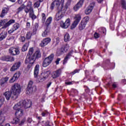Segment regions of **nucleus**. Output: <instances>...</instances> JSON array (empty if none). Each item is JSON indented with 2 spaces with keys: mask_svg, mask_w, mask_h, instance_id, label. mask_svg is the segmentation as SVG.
Wrapping results in <instances>:
<instances>
[{
  "mask_svg": "<svg viewBox=\"0 0 126 126\" xmlns=\"http://www.w3.org/2000/svg\"><path fill=\"white\" fill-rule=\"evenodd\" d=\"M52 84V82H49L48 84H47V87L48 88H49V87H50L51 86Z\"/></svg>",
  "mask_w": 126,
  "mask_h": 126,
  "instance_id": "obj_62",
  "label": "nucleus"
},
{
  "mask_svg": "<svg viewBox=\"0 0 126 126\" xmlns=\"http://www.w3.org/2000/svg\"><path fill=\"white\" fill-rule=\"evenodd\" d=\"M15 23V20H12L11 19L9 21H8L7 22H5V24H4V27L2 28V29L3 28H6L7 27H8V26H10V25H11V24H13V23Z\"/></svg>",
  "mask_w": 126,
  "mask_h": 126,
  "instance_id": "obj_21",
  "label": "nucleus"
},
{
  "mask_svg": "<svg viewBox=\"0 0 126 126\" xmlns=\"http://www.w3.org/2000/svg\"><path fill=\"white\" fill-rule=\"evenodd\" d=\"M33 52L34 49L33 48H30L27 59H29V57L32 56V54H33Z\"/></svg>",
  "mask_w": 126,
  "mask_h": 126,
  "instance_id": "obj_31",
  "label": "nucleus"
},
{
  "mask_svg": "<svg viewBox=\"0 0 126 126\" xmlns=\"http://www.w3.org/2000/svg\"><path fill=\"white\" fill-rule=\"evenodd\" d=\"M52 21H53V18L52 17H49L45 22V25L46 26H49L51 23H52Z\"/></svg>",
  "mask_w": 126,
  "mask_h": 126,
  "instance_id": "obj_27",
  "label": "nucleus"
},
{
  "mask_svg": "<svg viewBox=\"0 0 126 126\" xmlns=\"http://www.w3.org/2000/svg\"><path fill=\"white\" fill-rule=\"evenodd\" d=\"M65 84H66L67 85H70L71 84H72V83H71V82H65Z\"/></svg>",
  "mask_w": 126,
  "mask_h": 126,
  "instance_id": "obj_59",
  "label": "nucleus"
},
{
  "mask_svg": "<svg viewBox=\"0 0 126 126\" xmlns=\"http://www.w3.org/2000/svg\"><path fill=\"white\" fill-rule=\"evenodd\" d=\"M69 39H70L69 34L66 33L64 36V41L65 42H67V41H69Z\"/></svg>",
  "mask_w": 126,
  "mask_h": 126,
  "instance_id": "obj_36",
  "label": "nucleus"
},
{
  "mask_svg": "<svg viewBox=\"0 0 126 126\" xmlns=\"http://www.w3.org/2000/svg\"><path fill=\"white\" fill-rule=\"evenodd\" d=\"M29 12L30 17H31L32 19H36V15H35V14H34V10H33V9H31L30 10H29Z\"/></svg>",
  "mask_w": 126,
  "mask_h": 126,
  "instance_id": "obj_22",
  "label": "nucleus"
},
{
  "mask_svg": "<svg viewBox=\"0 0 126 126\" xmlns=\"http://www.w3.org/2000/svg\"><path fill=\"white\" fill-rule=\"evenodd\" d=\"M3 71L4 72H6L7 71V68H5L4 69H3Z\"/></svg>",
  "mask_w": 126,
  "mask_h": 126,
  "instance_id": "obj_64",
  "label": "nucleus"
},
{
  "mask_svg": "<svg viewBox=\"0 0 126 126\" xmlns=\"http://www.w3.org/2000/svg\"><path fill=\"white\" fill-rule=\"evenodd\" d=\"M8 81V77H5V78H2L0 80V83L2 85V84H4V83H6L7 81Z\"/></svg>",
  "mask_w": 126,
  "mask_h": 126,
  "instance_id": "obj_30",
  "label": "nucleus"
},
{
  "mask_svg": "<svg viewBox=\"0 0 126 126\" xmlns=\"http://www.w3.org/2000/svg\"><path fill=\"white\" fill-rule=\"evenodd\" d=\"M8 20L7 19H4V20H0V27H1L2 25H4L5 24V22H7Z\"/></svg>",
  "mask_w": 126,
  "mask_h": 126,
  "instance_id": "obj_41",
  "label": "nucleus"
},
{
  "mask_svg": "<svg viewBox=\"0 0 126 126\" xmlns=\"http://www.w3.org/2000/svg\"><path fill=\"white\" fill-rule=\"evenodd\" d=\"M27 27L28 28H30V23H27Z\"/></svg>",
  "mask_w": 126,
  "mask_h": 126,
  "instance_id": "obj_60",
  "label": "nucleus"
},
{
  "mask_svg": "<svg viewBox=\"0 0 126 126\" xmlns=\"http://www.w3.org/2000/svg\"><path fill=\"white\" fill-rule=\"evenodd\" d=\"M31 107V101H25L22 100L20 101L19 102L14 105L13 107V110L15 111H18L22 108H25V109H28Z\"/></svg>",
  "mask_w": 126,
  "mask_h": 126,
  "instance_id": "obj_1",
  "label": "nucleus"
},
{
  "mask_svg": "<svg viewBox=\"0 0 126 126\" xmlns=\"http://www.w3.org/2000/svg\"><path fill=\"white\" fill-rule=\"evenodd\" d=\"M39 58H41V52H40V51L37 50L32 56L29 57V59H26V63H34L36 59H39Z\"/></svg>",
  "mask_w": 126,
  "mask_h": 126,
  "instance_id": "obj_2",
  "label": "nucleus"
},
{
  "mask_svg": "<svg viewBox=\"0 0 126 126\" xmlns=\"http://www.w3.org/2000/svg\"><path fill=\"white\" fill-rule=\"evenodd\" d=\"M2 61H5V62H13L14 61V58L10 57L9 56H4L1 58Z\"/></svg>",
  "mask_w": 126,
  "mask_h": 126,
  "instance_id": "obj_18",
  "label": "nucleus"
},
{
  "mask_svg": "<svg viewBox=\"0 0 126 126\" xmlns=\"http://www.w3.org/2000/svg\"><path fill=\"white\" fill-rule=\"evenodd\" d=\"M61 73H62V71L60 69L57 70L54 72H53L52 74V78H57L61 75Z\"/></svg>",
  "mask_w": 126,
  "mask_h": 126,
  "instance_id": "obj_17",
  "label": "nucleus"
},
{
  "mask_svg": "<svg viewBox=\"0 0 126 126\" xmlns=\"http://www.w3.org/2000/svg\"><path fill=\"white\" fill-rule=\"evenodd\" d=\"M40 70V65L39 64H37L34 67V76L35 78H37L39 80V76H38V74H39V71Z\"/></svg>",
  "mask_w": 126,
  "mask_h": 126,
  "instance_id": "obj_14",
  "label": "nucleus"
},
{
  "mask_svg": "<svg viewBox=\"0 0 126 126\" xmlns=\"http://www.w3.org/2000/svg\"><path fill=\"white\" fill-rule=\"evenodd\" d=\"M49 32H50V30L48 28H46L45 30L42 33V37H47L48 34H49Z\"/></svg>",
  "mask_w": 126,
  "mask_h": 126,
  "instance_id": "obj_26",
  "label": "nucleus"
},
{
  "mask_svg": "<svg viewBox=\"0 0 126 126\" xmlns=\"http://www.w3.org/2000/svg\"><path fill=\"white\" fill-rule=\"evenodd\" d=\"M40 1H36L34 3L33 6L34 8H38L39 6H40Z\"/></svg>",
  "mask_w": 126,
  "mask_h": 126,
  "instance_id": "obj_40",
  "label": "nucleus"
},
{
  "mask_svg": "<svg viewBox=\"0 0 126 126\" xmlns=\"http://www.w3.org/2000/svg\"><path fill=\"white\" fill-rule=\"evenodd\" d=\"M99 33H102V34H106V29L104 28H100L98 29Z\"/></svg>",
  "mask_w": 126,
  "mask_h": 126,
  "instance_id": "obj_38",
  "label": "nucleus"
},
{
  "mask_svg": "<svg viewBox=\"0 0 126 126\" xmlns=\"http://www.w3.org/2000/svg\"><path fill=\"white\" fill-rule=\"evenodd\" d=\"M60 43V38L57 37L56 38V44H59Z\"/></svg>",
  "mask_w": 126,
  "mask_h": 126,
  "instance_id": "obj_58",
  "label": "nucleus"
},
{
  "mask_svg": "<svg viewBox=\"0 0 126 126\" xmlns=\"http://www.w3.org/2000/svg\"><path fill=\"white\" fill-rule=\"evenodd\" d=\"M29 46V44L28 43L25 44L22 48V52H25L27 51Z\"/></svg>",
  "mask_w": 126,
  "mask_h": 126,
  "instance_id": "obj_35",
  "label": "nucleus"
},
{
  "mask_svg": "<svg viewBox=\"0 0 126 126\" xmlns=\"http://www.w3.org/2000/svg\"><path fill=\"white\" fill-rule=\"evenodd\" d=\"M122 7H123L125 9H126V0H122L121 1Z\"/></svg>",
  "mask_w": 126,
  "mask_h": 126,
  "instance_id": "obj_47",
  "label": "nucleus"
},
{
  "mask_svg": "<svg viewBox=\"0 0 126 126\" xmlns=\"http://www.w3.org/2000/svg\"><path fill=\"white\" fill-rule=\"evenodd\" d=\"M54 59V54H51L48 57L46 58L43 61L42 65L43 67H47L52 63V61Z\"/></svg>",
  "mask_w": 126,
  "mask_h": 126,
  "instance_id": "obj_6",
  "label": "nucleus"
},
{
  "mask_svg": "<svg viewBox=\"0 0 126 126\" xmlns=\"http://www.w3.org/2000/svg\"><path fill=\"white\" fill-rule=\"evenodd\" d=\"M100 37V34H99V33H97V32H95L94 34V37L95 39H98V38H99Z\"/></svg>",
  "mask_w": 126,
  "mask_h": 126,
  "instance_id": "obj_51",
  "label": "nucleus"
},
{
  "mask_svg": "<svg viewBox=\"0 0 126 126\" xmlns=\"http://www.w3.org/2000/svg\"><path fill=\"white\" fill-rule=\"evenodd\" d=\"M26 7V6H25V5L24 4L21 5V6L17 9L18 13H19V12H21V11H22V10H23L24 8H25Z\"/></svg>",
  "mask_w": 126,
  "mask_h": 126,
  "instance_id": "obj_33",
  "label": "nucleus"
},
{
  "mask_svg": "<svg viewBox=\"0 0 126 126\" xmlns=\"http://www.w3.org/2000/svg\"><path fill=\"white\" fill-rule=\"evenodd\" d=\"M14 31H15L12 28V29H11L8 31V33L9 34H11V33H13V32H14Z\"/></svg>",
  "mask_w": 126,
  "mask_h": 126,
  "instance_id": "obj_54",
  "label": "nucleus"
},
{
  "mask_svg": "<svg viewBox=\"0 0 126 126\" xmlns=\"http://www.w3.org/2000/svg\"><path fill=\"white\" fill-rule=\"evenodd\" d=\"M47 113H48V112L47 111H45V112H42L41 114L42 117H45V116H46V114H47Z\"/></svg>",
  "mask_w": 126,
  "mask_h": 126,
  "instance_id": "obj_56",
  "label": "nucleus"
},
{
  "mask_svg": "<svg viewBox=\"0 0 126 126\" xmlns=\"http://www.w3.org/2000/svg\"><path fill=\"white\" fill-rule=\"evenodd\" d=\"M41 17H42L41 20H42V23H45V22L46 21V14L45 13H42Z\"/></svg>",
  "mask_w": 126,
  "mask_h": 126,
  "instance_id": "obj_42",
  "label": "nucleus"
},
{
  "mask_svg": "<svg viewBox=\"0 0 126 126\" xmlns=\"http://www.w3.org/2000/svg\"><path fill=\"white\" fill-rule=\"evenodd\" d=\"M25 121H26L25 119H24L23 120L21 121V122H19V125L22 126L23 125H24V123H25Z\"/></svg>",
  "mask_w": 126,
  "mask_h": 126,
  "instance_id": "obj_52",
  "label": "nucleus"
},
{
  "mask_svg": "<svg viewBox=\"0 0 126 126\" xmlns=\"http://www.w3.org/2000/svg\"><path fill=\"white\" fill-rule=\"evenodd\" d=\"M20 72H17L16 73L14 74V77H15V79L17 80L19 78V76H20Z\"/></svg>",
  "mask_w": 126,
  "mask_h": 126,
  "instance_id": "obj_43",
  "label": "nucleus"
},
{
  "mask_svg": "<svg viewBox=\"0 0 126 126\" xmlns=\"http://www.w3.org/2000/svg\"><path fill=\"white\" fill-rule=\"evenodd\" d=\"M70 26V19L67 18L64 22L63 21L61 22V27L63 29H67Z\"/></svg>",
  "mask_w": 126,
  "mask_h": 126,
  "instance_id": "obj_7",
  "label": "nucleus"
},
{
  "mask_svg": "<svg viewBox=\"0 0 126 126\" xmlns=\"http://www.w3.org/2000/svg\"><path fill=\"white\" fill-rule=\"evenodd\" d=\"M74 21L71 26V29H74L78 23H79V21L81 20V16L79 14H76L74 17Z\"/></svg>",
  "mask_w": 126,
  "mask_h": 126,
  "instance_id": "obj_5",
  "label": "nucleus"
},
{
  "mask_svg": "<svg viewBox=\"0 0 126 126\" xmlns=\"http://www.w3.org/2000/svg\"><path fill=\"white\" fill-rule=\"evenodd\" d=\"M19 27H20V25H19L18 23H16L13 25L12 28L15 31H16V30H17Z\"/></svg>",
  "mask_w": 126,
  "mask_h": 126,
  "instance_id": "obj_37",
  "label": "nucleus"
},
{
  "mask_svg": "<svg viewBox=\"0 0 126 126\" xmlns=\"http://www.w3.org/2000/svg\"><path fill=\"white\" fill-rule=\"evenodd\" d=\"M7 34V32H2L0 34V40H3L6 37V35Z\"/></svg>",
  "mask_w": 126,
  "mask_h": 126,
  "instance_id": "obj_29",
  "label": "nucleus"
},
{
  "mask_svg": "<svg viewBox=\"0 0 126 126\" xmlns=\"http://www.w3.org/2000/svg\"><path fill=\"white\" fill-rule=\"evenodd\" d=\"M60 61H61L60 58H58L57 59V60L55 61L56 64H59V63H60Z\"/></svg>",
  "mask_w": 126,
  "mask_h": 126,
  "instance_id": "obj_55",
  "label": "nucleus"
},
{
  "mask_svg": "<svg viewBox=\"0 0 126 126\" xmlns=\"http://www.w3.org/2000/svg\"><path fill=\"white\" fill-rule=\"evenodd\" d=\"M71 54H72V51H71L66 55V56L65 57V58L63 60V64L67 63V60H68V59L70 58V57H71Z\"/></svg>",
  "mask_w": 126,
  "mask_h": 126,
  "instance_id": "obj_25",
  "label": "nucleus"
},
{
  "mask_svg": "<svg viewBox=\"0 0 126 126\" xmlns=\"http://www.w3.org/2000/svg\"><path fill=\"white\" fill-rule=\"evenodd\" d=\"M68 48H69V45L68 44H66L61 49V51L62 52H67Z\"/></svg>",
  "mask_w": 126,
  "mask_h": 126,
  "instance_id": "obj_32",
  "label": "nucleus"
},
{
  "mask_svg": "<svg viewBox=\"0 0 126 126\" xmlns=\"http://www.w3.org/2000/svg\"><path fill=\"white\" fill-rule=\"evenodd\" d=\"M30 9H33V8H32V2L29 1L27 5L26 6V8L25 9V12L26 13H28Z\"/></svg>",
  "mask_w": 126,
  "mask_h": 126,
  "instance_id": "obj_19",
  "label": "nucleus"
},
{
  "mask_svg": "<svg viewBox=\"0 0 126 126\" xmlns=\"http://www.w3.org/2000/svg\"><path fill=\"white\" fill-rule=\"evenodd\" d=\"M64 12H65V11L63 12V11L62 9H60V10L58 11L56 14V20H57V21H59V20H61V19H62V18H63V17L64 16Z\"/></svg>",
  "mask_w": 126,
  "mask_h": 126,
  "instance_id": "obj_9",
  "label": "nucleus"
},
{
  "mask_svg": "<svg viewBox=\"0 0 126 126\" xmlns=\"http://www.w3.org/2000/svg\"><path fill=\"white\" fill-rule=\"evenodd\" d=\"M63 3H64V0H61V1L60 0H54L51 4V8L54 9L55 7L58 9H63Z\"/></svg>",
  "mask_w": 126,
  "mask_h": 126,
  "instance_id": "obj_4",
  "label": "nucleus"
},
{
  "mask_svg": "<svg viewBox=\"0 0 126 126\" xmlns=\"http://www.w3.org/2000/svg\"><path fill=\"white\" fill-rule=\"evenodd\" d=\"M51 40L52 39L50 38V37H47L43 39V40L41 41V42L39 45L40 47H45V46H47V45H48L49 43L51 42Z\"/></svg>",
  "mask_w": 126,
  "mask_h": 126,
  "instance_id": "obj_12",
  "label": "nucleus"
},
{
  "mask_svg": "<svg viewBox=\"0 0 126 126\" xmlns=\"http://www.w3.org/2000/svg\"><path fill=\"white\" fill-rule=\"evenodd\" d=\"M36 90H37L36 86H33V87H28L26 91V93L28 95H31V94H32L33 92H35Z\"/></svg>",
  "mask_w": 126,
  "mask_h": 126,
  "instance_id": "obj_13",
  "label": "nucleus"
},
{
  "mask_svg": "<svg viewBox=\"0 0 126 126\" xmlns=\"http://www.w3.org/2000/svg\"><path fill=\"white\" fill-rule=\"evenodd\" d=\"M20 40L22 42H25V40H26L25 37L23 36H21Z\"/></svg>",
  "mask_w": 126,
  "mask_h": 126,
  "instance_id": "obj_53",
  "label": "nucleus"
},
{
  "mask_svg": "<svg viewBox=\"0 0 126 126\" xmlns=\"http://www.w3.org/2000/svg\"><path fill=\"white\" fill-rule=\"evenodd\" d=\"M11 94H12V93H11V92L7 91L4 94V95L5 96L6 100H9V99H10V97H11Z\"/></svg>",
  "mask_w": 126,
  "mask_h": 126,
  "instance_id": "obj_24",
  "label": "nucleus"
},
{
  "mask_svg": "<svg viewBox=\"0 0 126 126\" xmlns=\"http://www.w3.org/2000/svg\"><path fill=\"white\" fill-rule=\"evenodd\" d=\"M33 81H30L28 85V87H33Z\"/></svg>",
  "mask_w": 126,
  "mask_h": 126,
  "instance_id": "obj_50",
  "label": "nucleus"
},
{
  "mask_svg": "<svg viewBox=\"0 0 126 126\" xmlns=\"http://www.w3.org/2000/svg\"><path fill=\"white\" fill-rule=\"evenodd\" d=\"M97 2H98L99 3H101V2H102V1H103V0H96Z\"/></svg>",
  "mask_w": 126,
  "mask_h": 126,
  "instance_id": "obj_63",
  "label": "nucleus"
},
{
  "mask_svg": "<svg viewBox=\"0 0 126 126\" xmlns=\"http://www.w3.org/2000/svg\"><path fill=\"white\" fill-rule=\"evenodd\" d=\"M85 0H80V1L77 3L79 5H81V7H82V5H83V3L84 2Z\"/></svg>",
  "mask_w": 126,
  "mask_h": 126,
  "instance_id": "obj_48",
  "label": "nucleus"
},
{
  "mask_svg": "<svg viewBox=\"0 0 126 126\" xmlns=\"http://www.w3.org/2000/svg\"><path fill=\"white\" fill-rule=\"evenodd\" d=\"M5 112H4L3 110L0 111V121L1 123H3L4 121L5 120V118L4 116H2L3 114H5Z\"/></svg>",
  "mask_w": 126,
  "mask_h": 126,
  "instance_id": "obj_23",
  "label": "nucleus"
},
{
  "mask_svg": "<svg viewBox=\"0 0 126 126\" xmlns=\"http://www.w3.org/2000/svg\"><path fill=\"white\" fill-rule=\"evenodd\" d=\"M20 122V120L18 118L15 119L13 121V124H18L19 125V123Z\"/></svg>",
  "mask_w": 126,
  "mask_h": 126,
  "instance_id": "obj_46",
  "label": "nucleus"
},
{
  "mask_svg": "<svg viewBox=\"0 0 126 126\" xmlns=\"http://www.w3.org/2000/svg\"><path fill=\"white\" fill-rule=\"evenodd\" d=\"M23 112V109L21 108V109H19V110H17L15 112V115L18 118H20V117H22L23 116L24 114Z\"/></svg>",
  "mask_w": 126,
  "mask_h": 126,
  "instance_id": "obj_20",
  "label": "nucleus"
},
{
  "mask_svg": "<svg viewBox=\"0 0 126 126\" xmlns=\"http://www.w3.org/2000/svg\"><path fill=\"white\" fill-rule=\"evenodd\" d=\"M21 88L20 87V85L19 84H15L14 86L12 87L11 93L13 95V98L14 99H16L18 97V95L20 94V92H21Z\"/></svg>",
  "mask_w": 126,
  "mask_h": 126,
  "instance_id": "obj_3",
  "label": "nucleus"
},
{
  "mask_svg": "<svg viewBox=\"0 0 126 126\" xmlns=\"http://www.w3.org/2000/svg\"><path fill=\"white\" fill-rule=\"evenodd\" d=\"M17 79L15 78V77L13 76V77H12L10 81L9 82L10 83H13V82H14V81H15V80H16Z\"/></svg>",
  "mask_w": 126,
  "mask_h": 126,
  "instance_id": "obj_49",
  "label": "nucleus"
},
{
  "mask_svg": "<svg viewBox=\"0 0 126 126\" xmlns=\"http://www.w3.org/2000/svg\"><path fill=\"white\" fill-rule=\"evenodd\" d=\"M9 52L11 55L12 56H16L17 55H19L20 51L18 48H15L14 47H11L9 49Z\"/></svg>",
  "mask_w": 126,
  "mask_h": 126,
  "instance_id": "obj_11",
  "label": "nucleus"
},
{
  "mask_svg": "<svg viewBox=\"0 0 126 126\" xmlns=\"http://www.w3.org/2000/svg\"><path fill=\"white\" fill-rule=\"evenodd\" d=\"M20 62H17L14 64L10 69V71H15L17 69H18L20 67Z\"/></svg>",
  "mask_w": 126,
  "mask_h": 126,
  "instance_id": "obj_16",
  "label": "nucleus"
},
{
  "mask_svg": "<svg viewBox=\"0 0 126 126\" xmlns=\"http://www.w3.org/2000/svg\"><path fill=\"white\" fill-rule=\"evenodd\" d=\"M81 7V5H79V4L77 3L76 5L74 6L73 7V9L74 11H77Z\"/></svg>",
  "mask_w": 126,
  "mask_h": 126,
  "instance_id": "obj_34",
  "label": "nucleus"
},
{
  "mask_svg": "<svg viewBox=\"0 0 126 126\" xmlns=\"http://www.w3.org/2000/svg\"><path fill=\"white\" fill-rule=\"evenodd\" d=\"M86 27V24L81 21V22L79 25V29L81 31L83 30Z\"/></svg>",
  "mask_w": 126,
  "mask_h": 126,
  "instance_id": "obj_28",
  "label": "nucleus"
},
{
  "mask_svg": "<svg viewBox=\"0 0 126 126\" xmlns=\"http://www.w3.org/2000/svg\"><path fill=\"white\" fill-rule=\"evenodd\" d=\"M31 36H32V32H29L26 34V38L28 39H31Z\"/></svg>",
  "mask_w": 126,
  "mask_h": 126,
  "instance_id": "obj_45",
  "label": "nucleus"
},
{
  "mask_svg": "<svg viewBox=\"0 0 126 126\" xmlns=\"http://www.w3.org/2000/svg\"><path fill=\"white\" fill-rule=\"evenodd\" d=\"M3 102H4V97L1 96L0 98V108L1 107L2 105H3Z\"/></svg>",
  "mask_w": 126,
  "mask_h": 126,
  "instance_id": "obj_44",
  "label": "nucleus"
},
{
  "mask_svg": "<svg viewBox=\"0 0 126 126\" xmlns=\"http://www.w3.org/2000/svg\"><path fill=\"white\" fill-rule=\"evenodd\" d=\"M28 122L29 123H31L32 122V119L31 118H28Z\"/></svg>",
  "mask_w": 126,
  "mask_h": 126,
  "instance_id": "obj_61",
  "label": "nucleus"
},
{
  "mask_svg": "<svg viewBox=\"0 0 126 126\" xmlns=\"http://www.w3.org/2000/svg\"><path fill=\"white\" fill-rule=\"evenodd\" d=\"M88 21H89V17H85L82 20V22L87 25Z\"/></svg>",
  "mask_w": 126,
  "mask_h": 126,
  "instance_id": "obj_39",
  "label": "nucleus"
},
{
  "mask_svg": "<svg viewBox=\"0 0 126 126\" xmlns=\"http://www.w3.org/2000/svg\"><path fill=\"white\" fill-rule=\"evenodd\" d=\"M79 70L76 69L74 71H73L71 73L72 74H75V73H77V72H78Z\"/></svg>",
  "mask_w": 126,
  "mask_h": 126,
  "instance_id": "obj_57",
  "label": "nucleus"
},
{
  "mask_svg": "<svg viewBox=\"0 0 126 126\" xmlns=\"http://www.w3.org/2000/svg\"><path fill=\"white\" fill-rule=\"evenodd\" d=\"M9 10V8H8V6L4 7L2 9V12L0 15V17H4L5 16V15L7 12H8V11Z\"/></svg>",
  "mask_w": 126,
  "mask_h": 126,
  "instance_id": "obj_15",
  "label": "nucleus"
},
{
  "mask_svg": "<svg viewBox=\"0 0 126 126\" xmlns=\"http://www.w3.org/2000/svg\"><path fill=\"white\" fill-rule=\"evenodd\" d=\"M95 6V3L92 2L91 3L88 7L87 8V9L85 11V13L87 15H88L92 12V10H93V8H94V6Z\"/></svg>",
  "mask_w": 126,
  "mask_h": 126,
  "instance_id": "obj_10",
  "label": "nucleus"
},
{
  "mask_svg": "<svg viewBox=\"0 0 126 126\" xmlns=\"http://www.w3.org/2000/svg\"><path fill=\"white\" fill-rule=\"evenodd\" d=\"M50 74H51L50 71H45L41 73L39 81H44V80H46Z\"/></svg>",
  "mask_w": 126,
  "mask_h": 126,
  "instance_id": "obj_8",
  "label": "nucleus"
}]
</instances>
